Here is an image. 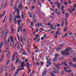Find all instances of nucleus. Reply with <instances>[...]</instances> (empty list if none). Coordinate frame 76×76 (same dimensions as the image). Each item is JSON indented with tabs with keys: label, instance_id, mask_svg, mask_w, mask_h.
<instances>
[{
	"label": "nucleus",
	"instance_id": "55",
	"mask_svg": "<svg viewBox=\"0 0 76 76\" xmlns=\"http://www.w3.org/2000/svg\"><path fill=\"white\" fill-rule=\"evenodd\" d=\"M27 42L28 44L27 45H29V40L28 39H27Z\"/></svg>",
	"mask_w": 76,
	"mask_h": 76
},
{
	"label": "nucleus",
	"instance_id": "10",
	"mask_svg": "<svg viewBox=\"0 0 76 76\" xmlns=\"http://www.w3.org/2000/svg\"><path fill=\"white\" fill-rule=\"evenodd\" d=\"M26 48H27V50L28 52L30 53V54H31V51L29 50V45H27L26 46Z\"/></svg>",
	"mask_w": 76,
	"mask_h": 76
},
{
	"label": "nucleus",
	"instance_id": "12",
	"mask_svg": "<svg viewBox=\"0 0 76 76\" xmlns=\"http://www.w3.org/2000/svg\"><path fill=\"white\" fill-rule=\"evenodd\" d=\"M62 48V47H59L57 48H56V50L57 51H60Z\"/></svg>",
	"mask_w": 76,
	"mask_h": 76
},
{
	"label": "nucleus",
	"instance_id": "11",
	"mask_svg": "<svg viewBox=\"0 0 76 76\" xmlns=\"http://www.w3.org/2000/svg\"><path fill=\"white\" fill-rule=\"evenodd\" d=\"M15 55L13 54L12 56V61H13L14 60H15Z\"/></svg>",
	"mask_w": 76,
	"mask_h": 76
},
{
	"label": "nucleus",
	"instance_id": "16",
	"mask_svg": "<svg viewBox=\"0 0 76 76\" xmlns=\"http://www.w3.org/2000/svg\"><path fill=\"white\" fill-rule=\"evenodd\" d=\"M4 44H5L6 45H7L8 44V43H7V42L6 40V39H4Z\"/></svg>",
	"mask_w": 76,
	"mask_h": 76
},
{
	"label": "nucleus",
	"instance_id": "44",
	"mask_svg": "<svg viewBox=\"0 0 76 76\" xmlns=\"http://www.w3.org/2000/svg\"><path fill=\"white\" fill-rule=\"evenodd\" d=\"M4 35V33H3V32H2L1 33V38H2L3 37V35Z\"/></svg>",
	"mask_w": 76,
	"mask_h": 76
},
{
	"label": "nucleus",
	"instance_id": "39",
	"mask_svg": "<svg viewBox=\"0 0 76 76\" xmlns=\"http://www.w3.org/2000/svg\"><path fill=\"white\" fill-rule=\"evenodd\" d=\"M23 32L24 34L26 33V29L25 28H24L23 29Z\"/></svg>",
	"mask_w": 76,
	"mask_h": 76
},
{
	"label": "nucleus",
	"instance_id": "64",
	"mask_svg": "<svg viewBox=\"0 0 76 76\" xmlns=\"http://www.w3.org/2000/svg\"><path fill=\"white\" fill-rule=\"evenodd\" d=\"M57 7L59 9H60V4H59V5H58Z\"/></svg>",
	"mask_w": 76,
	"mask_h": 76
},
{
	"label": "nucleus",
	"instance_id": "35",
	"mask_svg": "<svg viewBox=\"0 0 76 76\" xmlns=\"http://www.w3.org/2000/svg\"><path fill=\"white\" fill-rule=\"evenodd\" d=\"M64 45H65V43H63V44H61L59 45V47H64Z\"/></svg>",
	"mask_w": 76,
	"mask_h": 76
},
{
	"label": "nucleus",
	"instance_id": "26",
	"mask_svg": "<svg viewBox=\"0 0 76 76\" xmlns=\"http://www.w3.org/2000/svg\"><path fill=\"white\" fill-rule=\"evenodd\" d=\"M55 4L56 5H58L60 4V3H59V2H58V1H55Z\"/></svg>",
	"mask_w": 76,
	"mask_h": 76
},
{
	"label": "nucleus",
	"instance_id": "14",
	"mask_svg": "<svg viewBox=\"0 0 76 76\" xmlns=\"http://www.w3.org/2000/svg\"><path fill=\"white\" fill-rule=\"evenodd\" d=\"M72 60L73 61V62H75V63H76V57L72 58Z\"/></svg>",
	"mask_w": 76,
	"mask_h": 76
},
{
	"label": "nucleus",
	"instance_id": "2",
	"mask_svg": "<svg viewBox=\"0 0 76 76\" xmlns=\"http://www.w3.org/2000/svg\"><path fill=\"white\" fill-rule=\"evenodd\" d=\"M76 4H74L73 5V8H72V7H70V8L68 10V12H69V13H70V14H73V13L72 12H72H74L76 10Z\"/></svg>",
	"mask_w": 76,
	"mask_h": 76
},
{
	"label": "nucleus",
	"instance_id": "50",
	"mask_svg": "<svg viewBox=\"0 0 76 76\" xmlns=\"http://www.w3.org/2000/svg\"><path fill=\"white\" fill-rule=\"evenodd\" d=\"M15 18H17V19L19 18L20 19V16H19V15L16 16Z\"/></svg>",
	"mask_w": 76,
	"mask_h": 76
},
{
	"label": "nucleus",
	"instance_id": "4",
	"mask_svg": "<svg viewBox=\"0 0 76 76\" xmlns=\"http://www.w3.org/2000/svg\"><path fill=\"white\" fill-rule=\"evenodd\" d=\"M11 41L10 43V45L11 47H12L13 45H14L15 42H14V41H13V38H11Z\"/></svg>",
	"mask_w": 76,
	"mask_h": 76
},
{
	"label": "nucleus",
	"instance_id": "18",
	"mask_svg": "<svg viewBox=\"0 0 76 76\" xmlns=\"http://www.w3.org/2000/svg\"><path fill=\"white\" fill-rule=\"evenodd\" d=\"M4 57V53H3L1 56V58L0 60V63L3 60V58Z\"/></svg>",
	"mask_w": 76,
	"mask_h": 76
},
{
	"label": "nucleus",
	"instance_id": "7",
	"mask_svg": "<svg viewBox=\"0 0 76 76\" xmlns=\"http://www.w3.org/2000/svg\"><path fill=\"white\" fill-rule=\"evenodd\" d=\"M65 62H67V61H65V62H64V63L63 62H61V63L64 66H66V67H68V66H67V64H66V63H65Z\"/></svg>",
	"mask_w": 76,
	"mask_h": 76
},
{
	"label": "nucleus",
	"instance_id": "60",
	"mask_svg": "<svg viewBox=\"0 0 76 76\" xmlns=\"http://www.w3.org/2000/svg\"><path fill=\"white\" fill-rule=\"evenodd\" d=\"M65 6H67L68 4V2L67 1H66L65 3Z\"/></svg>",
	"mask_w": 76,
	"mask_h": 76
},
{
	"label": "nucleus",
	"instance_id": "9",
	"mask_svg": "<svg viewBox=\"0 0 76 76\" xmlns=\"http://www.w3.org/2000/svg\"><path fill=\"white\" fill-rule=\"evenodd\" d=\"M56 13V15H59V14H60V12H58V10L57 9H56L55 10Z\"/></svg>",
	"mask_w": 76,
	"mask_h": 76
},
{
	"label": "nucleus",
	"instance_id": "17",
	"mask_svg": "<svg viewBox=\"0 0 76 76\" xmlns=\"http://www.w3.org/2000/svg\"><path fill=\"white\" fill-rule=\"evenodd\" d=\"M8 32H9V30L8 29L7 30V32H6L5 33V35L4 38H6V37H7V33H8Z\"/></svg>",
	"mask_w": 76,
	"mask_h": 76
},
{
	"label": "nucleus",
	"instance_id": "33",
	"mask_svg": "<svg viewBox=\"0 0 76 76\" xmlns=\"http://www.w3.org/2000/svg\"><path fill=\"white\" fill-rule=\"evenodd\" d=\"M51 60H52V59L51 58H50L48 60V61L47 62V64H48V63H49V62H50V61H51Z\"/></svg>",
	"mask_w": 76,
	"mask_h": 76
},
{
	"label": "nucleus",
	"instance_id": "13",
	"mask_svg": "<svg viewBox=\"0 0 76 76\" xmlns=\"http://www.w3.org/2000/svg\"><path fill=\"white\" fill-rule=\"evenodd\" d=\"M10 52H9L7 54V59H9V58H10Z\"/></svg>",
	"mask_w": 76,
	"mask_h": 76
},
{
	"label": "nucleus",
	"instance_id": "21",
	"mask_svg": "<svg viewBox=\"0 0 76 76\" xmlns=\"http://www.w3.org/2000/svg\"><path fill=\"white\" fill-rule=\"evenodd\" d=\"M4 44V43H3V42H1L0 43V48H1L3 47V45Z\"/></svg>",
	"mask_w": 76,
	"mask_h": 76
},
{
	"label": "nucleus",
	"instance_id": "62",
	"mask_svg": "<svg viewBox=\"0 0 76 76\" xmlns=\"http://www.w3.org/2000/svg\"><path fill=\"white\" fill-rule=\"evenodd\" d=\"M15 70V67L13 66L12 68V70Z\"/></svg>",
	"mask_w": 76,
	"mask_h": 76
},
{
	"label": "nucleus",
	"instance_id": "32",
	"mask_svg": "<svg viewBox=\"0 0 76 76\" xmlns=\"http://www.w3.org/2000/svg\"><path fill=\"white\" fill-rule=\"evenodd\" d=\"M33 24L34 23H31V24L30 27L31 28H33V27L34 26Z\"/></svg>",
	"mask_w": 76,
	"mask_h": 76
},
{
	"label": "nucleus",
	"instance_id": "25",
	"mask_svg": "<svg viewBox=\"0 0 76 76\" xmlns=\"http://www.w3.org/2000/svg\"><path fill=\"white\" fill-rule=\"evenodd\" d=\"M3 68L2 67H1L0 68V74H1V73L3 72Z\"/></svg>",
	"mask_w": 76,
	"mask_h": 76
},
{
	"label": "nucleus",
	"instance_id": "43",
	"mask_svg": "<svg viewBox=\"0 0 76 76\" xmlns=\"http://www.w3.org/2000/svg\"><path fill=\"white\" fill-rule=\"evenodd\" d=\"M26 33L24 34V35L23 37V38H25V37H26Z\"/></svg>",
	"mask_w": 76,
	"mask_h": 76
},
{
	"label": "nucleus",
	"instance_id": "46",
	"mask_svg": "<svg viewBox=\"0 0 76 76\" xmlns=\"http://www.w3.org/2000/svg\"><path fill=\"white\" fill-rule=\"evenodd\" d=\"M50 75L52 76H56L54 73H53L52 72H50Z\"/></svg>",
	"mask_w": 76,
	"mask_h": 76
},
{
	"label": "nucleus",
	"instance_id": "31",
	"mask_svg": "<svg viewBox=\"0 0 76 76\" xmlns=\"http://www.w3.org/2000/svg\"><path fill=\"white\" fill-rule=\"evenodd\" d=\"M10 60H8L7 61V63H6V64H8L10 63Z\"/></svg>",
	"mask_w": 76,
	"mask_h": 76
},
{
	"label": "nucleus",
	"instance_id": "24",
	"mask_svg": "<svg viewBox=\"0 0 76 76\" xmlns=\"http://www.w3.org/2000/svg\"><path fill=\"white\" fill-rule=\"evenodd\" d=\"M20 20V21L19 20H17L19 26H20V22H22V21H21V20Z\"/></svg>",
	"mask_w": 76,
	"mask_h": 76
},
{
	"label": "nucleus",
	"instance_id": "57",
	"mask_svg": "<svg viewBox=\"0 0 76 76\" xmlns=\"http://www.w3.org/2000/svg\"><path fill=\"white\" fill-rule=\"evenodd\" d=\"M60 31H56V35H58V34H59L60 33Z\"/></svg>",
	"mask_w": 76,
	"mask_h": 76
},
{
	"label": "nucleus",
	"instance_id": "3",
	"mask_svg": "<svg viewBox=\"0 0 76 76\" xmlns=\"http://www.w3.org/2000/svg\"><path fill=\"white\" fill-rule=\"evenodd\" d=\"M24 67H25V66H22L20 65L18 68L17 70H19V71L22 70L23 69V70H24Z\"/></svg>",
	"mask_w": 76,
	"mask_h": 76
},
{
	"label": "nucleus",
	"instance_id": "59",
	"mask_svg": "<svg viewBox=\"0 0 76 76\" xmlns=\"http://www.w3.org/2000/svg\"><path fill=\"white\" fill-rule=\"evenodd\" d=\"M14 20H15V21H14V23H15V24H16V23H17V21H16V18H15V19Z\"/></svg>",
	"mask_w": 76,
	"mask_h": 76
},
{
	"label": "nucleus",
	"instance_id": "38",
	"mask_svg": "<svg viewBox=\"0 0 76 76\" xmlns=\"http://www.w3.org/2000/svg\"><path fill=\"white\" fill-rule=\"evenodd\" d=\"M19 59L18 58V59L16 60L15 62V64H17V63L19 62Z\"/></svg>",
	"mask_w": 76,
	"mask_h": 76
},
{
	"label": "nucleus",
	"instance_id": "30",
	"mask_svg": "<svg viewBox=\"0 0 76 76\" xmlns=\"http://www.w3.org/2000/svg\"><path fill=\"white\" fill-rule=\"evenodd\" d=\"M47 72L46 71H44L42 73V76H45Z\"/></svg>",
	"mask_w": 76,
	"mask_h": 76
},
{
	"label": "nucleus",
	"instance_id": "40",
	"mask_svg": "<svg viewBox=\"0 0 76 76\" xmlns=\"http://www.w3.org/2000/svg\"><path fill=\"white\" fill-rule=\"evenodd\" d=\"M71 54H74V56H75V52L73 51H71Z\"/></svg>",
	"mask_w": 76,
	"mask_h": 76
},
{
	"label": "nucleus",
	"instance_id": "27",
	"mask_svg": "<svg viewBox=\"0 0 76 76\" xmlns=\"http://www.w3.org/2000/svg\"><path fill=\"white\" fill-rule=\"evenodd\" d=\"M54 56L55 57H57V58L58 57V56L60 57V56L58 54H55Z\"/></svg>",
	"mask_w": 76,
	"mask_h": 76
},
{
	"label": "nucleus",
	"instance_id": "34",
	"mask_svg": "<svg viewBox=\"0 0 76 76\" xmlns=\"http://www.w3.org/2000/svg\"><path fill=\"white\" fill-rule=\"evenodd\" d=\"M65 16L66 18L69 16V15L68 13H66L65 14Z\"/></svg>",
	"mask_w": 76,
	"mask_h": 76
},
{
	"label": "nucleus",
	"instance_id": "48",
	"mask_svg": "<svg viewBox=\"0 0 76 76\" xmlns=\"http://www.w3.org/2000/svg\"><path fill=\"white\" fill-rule=\"evenodd\" d=\"M68 35V34H67V33H66L65 34V35L64 36H63L62 38H63V37H67Z\"/></svg>",
	"mask_w": 76,
	"mask_h": 76
},
{
	"label": "nucleus",
	"instance_id": "56",
	"mask_svg": "<svg viewBox=\"0 0 76 76\" xmlns=\"http://www.w3.org/2000/svg\"><path fill=\"white\" fill-rule=\"evenodd\" d=\"M68 34L69 35H72V33H71V32L70 31H69L68 32Z\"/></svg>",
	"mask_w": 76,
	"mask_h": 76
},
{
	"label": "nucleus",
	"instance_id": "20",
	"mask_svg": "<svg viewBox=\"0 0 76 76\" xmlns=\"http://www.w3.org/2000/svg\"><path fill=\"white\" fill-rule=\"evenodd\" d=\"M57 61V58L55 57L53 59V61L54 62H56Z\"/></svg>",
	"mask_w": 76,
	"mask_h": 76
},
{
	"label": "nucleus",
	"instance_id": "54",
	"mask_svg": "<svg viewBox=\"0 0 76 76\" xmlns=\"http://www.w3.org/2000/svg\"><path fill=\"white\" fill-rule=\"evenodd\" d=\"M11 32L12 33V34H13L14 32V29L12 28H11Z\"/></svg>",
	"mask_w": 76,
	"mask_h": 76
},
{
	"label": "nucleus",
	"instance_id": "45",
	"mask_svg": "<svg viewBox=\"0 0 76 76\" xmlns=\"http://www.w3.org/2000/svg\"><path fill=\"white\" fill-rule=\"evenodd\" d=\"M72 66V67H74V68H76V64H73Z\"/></svg>",
	"mask_w": 76,
	"mask_h": 76
},
{
	"label": "nucleus",
	"instance_id": "52",
	"mask_svg": "<svg viewBox=\"0 0 76 76\" xmlns=\"http://www.w3.org/2000/svg\"><path fill=\"white\" fill-rule=\"evenodd\" d=\"M52 72H54V73H55V74H57V72L56 71H55V70L53 69L52 70Z\"/></svg>",
	"mask_w": 76,
	"mask_h": 76
},
{
	"label": "nucleus",
	"instance_id": "58",
	"mask_svg": "<svg viewBox=\"0 0 76 76\" xmlns=\"http://www.w3.org/2000/svg\"><path fill=\"white\" fill-rule=\"evenodd\" d=\"M23 55H26V52L24 51L23 53Z\"/></svg>",
	"mask_w": 76,
	"mask_h": 76
},
{
	"label": "nucleus",
	"instance_id": "19",
	"mask_svg": "<svg viewBox=\"0 0 76 76\" xmlns=\"http://www.w3.org/2000/svg\"><path fill=\"white\" fill-rule=\"evenodd\" d=\"M35 6L33 5V6H32L31 8V10H34V9H35Z\"/></svg>",
	"mask_w": 76,
	"mask_h": 76
},
{
	"label": "nucleus",
	"instance_id": "36",
	"mask_svg": "<svg viewBox=\"0 0 76 76\" xmlns=\"http://www.w3.org/2000/svg\"><path fill=\"white\" fill-rule=\"evenodd\" d=\"M55 67H57V69H59V70H60L61 69V68H60V67H59L58 66V65L57 64L55 65Z\"/></svg>",
	"mask_w": 76,
	"mask_h": 76
},
{
	"label": "nucleus",
	"instance_id": "63",
	"mask_svg": "<svg viewBox=\"0 0 76 76\" xmlns=\"http://www.w3.org/2000/svg\"><path fill=\"white\" fill-rule=\"evenodd\" d=\"M64 7L62 5V7H61V10L62 11H63V9H64L63 8H64Z\"/></svg>",
	"mask_w": 76,
	"mask_h": 76
},
{
	"label": "nucleus",
	"instance_id": "51",
	"mask_svg": "<svg viewBox=\"0 0 76 76\" xmlns=\"http://www.w3.org/2000/svg\"><path fill=\"white\" fill-rule=\"evenodd\" d=\"M63 59H64V57L63 56H62L61 58H58V60H63Z\"/></svg>",
	"mask_w": 76,
	"mask_h": 76
},
{
	"label": "nucleus",
	"instance_id": "53",
	"mask_svg": "<svg viewBox=\"0 0 76 76\" xmlns=\"http://www.w3.org/2000/svg\"><path fill=\"white\" fill-rule=\"evenodd\" d=\"M27 68H29V62H28L27 64Z\"/></svg>",
	"mask_w": 76,
	"mask_h": 76
},
{
	"label": "nucleus",
	"instance_id": "49",
	"mask_svg": "<svg viewBox=\"0 0 76 76\" xmlns=\"http://www.w3.org/2000/svg\"><path fill=\"white\" fill-rule=\"evenodd\" d=\"M23 51V49L21 48L20 50V53H22V51Z\"/></svg>",
	"mask_w": 76,
	"mask_h": 76
},
{
	"label": "nucleus",
	"instance_id": "47",
	"mask_svg": "<svg viewBox=\"0 0 76 76\" xmlns=\"http://www.w3.org/2000/svg\"><path fill=\"white\" fill-rule=\"evenodd\" d=\"M69 64L70 66H72L73 65V63H72V62H69Z\"/></svg>",
	"mask_w": 76,
	"mask_h": 76
},
{
	"label": "nucleus",
	"instance_id": "41",
	"mask_svg": "<svg viewBox=\"0 0 76 76\" xmlns=\"http://www.w3.org/2000/svg\"><path fill=\"white\" fill-rule=\"evenodd\" d=\"M61 73L62 75H64V71H62L61 72Z\"/></svg>",
	"mask_w": 76,
	"mask_h": 76
},
{
	"label": "nucleus",
	"instance_id": "28",
	"mask_svg": "<svg viewBox=\"0 0 76 76\" xmlns=\"http://www.w3.org/2000/svg\"><path fill=\"white\" fill-rule=\"evenodd\" d=\"M67 30V27L65 26V28L64 29V31L66 32Z\"/></svg>",
	"mask_w": 76,
	"mask_h": 76
},
{
	"label": "nucleus",
	"instance_id": "37",
	"mask_svg": "<svg viewBox=\"0 0 76 76\" xmlns=\"http://www.w3.org/2000/svg\"><path fill=\"white\" fill-rule=\"evenodd\" d=\"M13 0H10V4L11 6H12L13 4Z\"/></svg>",
	"mask_w": 76,
	"mask_h": 76
},
{
	"label": "nucleus",
	"instance_id": "29",
	"mask_svg": "<svg viewBox=\"0 0 76 76\" xmlns=\"http://www.w3.org/2000/svg\"><path fill=\"white\" fill-rule=\"evenodd\" d=\"M62 24H61V26H63V25H64V20H63V18H62Z\"/></svg>",
	"mask_w": 76,
	"mask_h": 76
},
{
	"label": "nucleus",
	"instance_id": "61",
	"mask_svg": "<svg viewBox=\"0 0 76 76\" xmlns=\"http://www.w3.org/2000/svg\"><path fill=\"white\" fill-rule=\"evenodd\" d=\"M67 21H65V26H67Z\"/></svg>",
	"mask_w": 76,
	"mask_h": 76
},
{
	"label": "nucleus",
	"instance_id": "23",
	"mask_svg": "<svg viewBox=\"0 0 76 76\" xmlns=\"http://www.w3.org/2000/svg\"><path fill=\"white\" fill-rule=\"evenodd\" d=\"M17 11L18 12H17V13H18V15H19V16L20 15V13H19V12H20V11L19 10V9H16Z\"/></svg>",
	"mask_w": 76,
	"mask_h": 76
},
{
	"label": "nucleus",
	"instance_id": "22",
	"mask_svg": "<svg viewBox=\"0 0 76 76\" xmlns=\"http://www.w3.org/2000/svg\"><path fill=\"white\" fill-rule=\"evenodd\" d=\"M28 14L29 15V17L31 18H32V14H31V12H28Z\"/></svg>",
	"mask_w": 76,
	"mask_h": 76
},
{
	"label": "nucleus",
	"instance_id": "6",
	"mask_svg": "<svg viewBox=\"0 0 76 76\" xmlns=\"http://www.w3.org/2000/svg\"><path fill=\"white\" fill-rule=\"evenodd\" d=\"M19 70H18V69H17V71L15 72L14 76H17V75H18L19 74Z\"/></svg>",
	"mask_w": 76,
	"mask_h": 76
},
{
	"label": "nucleus",
	"instance_id": "42",
	"mask_svg": "<svg viewBox=\"0 0 76 76\" xmlns=\"http://www.w3.org/2000/svg\"><path fill=\"white\" fill-rule=\"evenodd\" d=\"M25 63V62H22L21 64V65L20 66H24V63Z\"/></svg>",
	"mask_w": 76,
	"mask_h": 76
},
{
	"label": "nucleus",
	"instance_id": "5",
	"mask_svg": "<svg viewBox=\"0 0 76 76\" xmlns=\"http://www.w3.org/2000/svg\"><path fill=\"white\" fill-rule=\"evenodd\" d=\"M18 7L20 10H22V2H20V3L18 4Z\"/></svg>",
	"mask_w": 76,
	"mask_h": 76
},
{
	"label": "nucleus",
	"instance_id": "1",
	"mask_svg": "<svg viewBox=\"0 0 76 76\" xmlns=\"http://www.w3.org/2000/svg\"><path fill=\"white\" fill-rule=\"evenodd\" d=\"M66 49L65 51H63L61 52V54H62V55H66V56H69L70 55V54L69 53V52L70 51V50H72V48L69 47H67L66 48Z\"/></svg>",
	"mask_w": 76,
	"mask_h": 76
},
{
	"label": "nucleus",
	"instance_id": "15",
	"mask_svg": "<svg viewBox=\"0 0 76 76\" xmlns=\"http://www.w3.org/2000/svg\"><path fill=\"white\" fill-rule=\"evenodd\" d=\"M7 1H6L4 6V8H5L6 7H7Z\"/></svg>",
	"mask_w": 76,
	"mask_h": 76
},
{
	"label": "nucleus",
	"instance_id": "8",
	"mask_svg": "<svg viewBox=\"0 0 76 76\" xmlns=\"http://www.w3.org/2000/svg\"><path fill=\"white\" fill-rule=\"evenodd\" d=\"M18 41L20 42H22V43H23V44H24V42H23V39L22 38H18Z\"/></svg>",
	"mask_w": 76,
	"mask_h": 76
}]
</instances>
